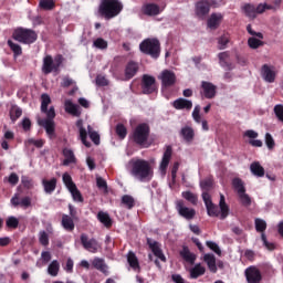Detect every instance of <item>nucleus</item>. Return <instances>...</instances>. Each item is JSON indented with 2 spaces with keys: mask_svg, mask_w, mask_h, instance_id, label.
<instances>
[{
  "mask_svg": "<svg viewBox=\"0 0 283 283\" xmlns=\"http://www.w3.org/2000/svg\"><path fill=\"white\" fill-rule=\"evenodd\" d=\"M130 176L139 182H150L154 178V168L148 160L136 159L132 161Z\"/></svg>",
  "mask_w": 283,
  "mask_h": 283,
  "instance_id": "nucleus-1",
  "label": "nucleus"
},
{
  "mask_svg": "<svg viewBox=\"0 0 283 283\" xmlns=\"http://www.w3.org/2000/svg\"><path fill=\"white\" fill-rule=\"evenodd\" d=\"M123 12V2L120 0H101L98 14L106 21L116 19Z\"/></svg>",
  "mask_w": 283,
  "mask_h": 283,
  "instance_id": "nucleus-2",
  "label": "nucleus"
},
{
  "mask_svg": "<svg viewBox=\"0 0 283 283\" xmlns=\"http://www.w3.org/2000/svg\"><path fill=\"white\" fill-rule=\"evenodd\" d=\"M151 134V128L149 127V124L142 123L138 124L133 133L130 134V140L140 147L142 149H147L149 147V135Z\"/></svg>",
  "mask_w": 283,
  "mask_h": 283,
  "instance_id": "nucleus-3",
  "label": "nucleus"
},
{
  "mask_svg": "<svg viewBox=\"0 0 283 283\" xmlns=\"http://www.w3.org/2000/svg\"><path fill=\"white\" fill-rule=\"evenodd\" d=\"M139 50L143 54L151 59L160 57V40L156 38H147L139 44Z\"/></svg>",
  "mask_w": 283,
  "mask_h": 283,
  "instance_id": "nucleus-4",
  "label": "nucleus"
},
{
  "mask_svg": "<svg viewBox=\"0 0 283 283\" xmlns=\"http://www.w3.org/2000/svg\"><path fill=\"white\" fill-rule=\"evenodd\" d=\"M12 39L18 41V43H22L23 45H32V43H35V41L39 39V35L36 34V31L32 29L20 27L14 29Z\"/></svg>",
  "mask_w": 283,
  "mask_h": 283,
  "instance_id": "nucleus-5",
  "label": "nucleus"
},
{
  "mask_svg": "<svg viewBox=\"0 0 283 283\" xmlns=\"http://www.w3.org/2000/svg\"><path fill=\"white\" fill-rule=\"evenodd\" d=\"M63 65V55L59 54L54 59L52 55H46L43 59L42 72L43 74H52V72H59Z\"/></svg>",
  "mask_w": 283,
  "mask_h": 283,
  "instance_id": "nucleus-6",
  "label": "nucleus"
},
{
  "mask_svg": "<svg viewBox=\"0 0 283 283\" xmlns=\"http://www.w3.org/2000/svg\"><path fill=\"white\" fill-rule=\"evenodd\" d=\"M175 209L185 220H193V218H196V209L187 207L182 199L175 201Z\"/></svg>",
  "mask_w": 283,
  "mask_h": 283,
  "instance_id": "nucleus-7",
  "label": "nucleus"
},
{
  "mask_svg": "<svg viewBox=\"0 0 283 283\" xmlns=\"http://www.w3.org/2000/svg\"><path fill=\"white\" fill-rule=\"evenodd\" d=\"M142 93L149 95L158 92V86L156 85V77L149 75V74H144L142 77Z\"/></svg>",
  "mask_w": 283,
  "mask_h": 283,
  "instance_id": "nucleus-8",
  "label": "nucleus"
},
{
  "mask_svg": "<svg viewBox=\"0 0 283 283\" xmlns=\"http://www.w3.org/2000/svg\"><path fill=\"white\" fill-rule=\"evenodd\" d=\"M202 200L206 205L207 213L210 218H218L220 216V208L211 200L209 192H202Z\"/></svg>",
  "mask_w": 283,
  "mask_h": 283,
  "instance_id": "nucleus-9",
  "label": "nucleus"
},
{
  "mask_svg": "<svg viewBox=\"0 0 283 283\" xmlns=\"http://www.w3.org/2000/svg\"><path fill=\"white\" fill-rule=\"evenodd\" d=\"M158 78L161 81V87L164 90L174 87V85H176V73H174V71L164 70Z\"/></svg>",
  "mask_w": 283,
  "mask_h": 283,
  "instance_id": "nucleus-10",
  "label": "nucleus"
},
{
  "mask_svg": "<svg viewBox=\"0 0 283 283\" xmlns=\"http://www.w3.org/2000/svg\"><path fill=\"white\" fill-rule=\"evenodd\" d=\"M81 244L84 247L86 251L90 253H98V249H101V243L96 239H90L87 234H81Z\"/></svg>",
  "mask_w": 283,
  "mask_h": 283,
  "instance_id": "nucleus-11",
  "label": "nucleus"
},
{
  "mask_svg": "<svg viewBox=\"0 0 283 283\" xmlns=\"http://www.w3.org/2000/svg\"><path fill=\"white\" fill-rule=\"evenodd\" d=\"M200 94L203 96V98H216V94H218V86L211 82L202 81L200 86Z\"/></svg>",
  "mask_w": 283,
  "mask_h": 283,
  "instance_id": "nucleus-12",
  "label": "nucleus"
},
{
  "mask_svg": "<svg viewBox=\"0 0 283 283\" xmlns=\"http://www.w3.org/2000/svg\"><path fill=\"white\" fill-rule=\"evenodd\" d=\"M209 12H211V3L208 0H200L195 4V14L198 19H207Z\"/></svg>",
  "mask_w": 283,
  "mask_h": 283,
  "instance_id": "nucleus-13",
  "label": "nucleus"
},
{
  "mask_svg": "<svg viewBox=\"0 0 283 283\" xmlns=\"http://www.w3.org/2000/svg\"><path fill=\"white\" fill-rule=\"evenodd\" d=\"M245 280L248 283H261L262 272L253 265L245 269Z\"/></svg>",
  "mask_w": 283,
  "mask_h": 283,
  "instance_id": "nucleus-14",
  "label": "nucleus"
},
{
  "mask_svg": "<svg viewBox=\"0 0 283 283\" xmlns=\"http://www.w3.org/2000/svg\"><path fill=\"white\" fill-rule=\"evenodd\" d=\"M40 127H44L49 138L52 140L56 138V125L54 119H39Z\"/></svg>",
  "mask_w": 283,
  "mask_h": 283,
  "instance_id": "nucleus-15",
  "label": "nucleus"
},
{
  "mask_svg": "<svg viewBox=\"0 0 283 283\" xmlns=\"http://www.w3.org/2000/svg\"><path fill=\"white\" fill-rule=\"evenodd\" d=\"M147 244L154 255L158 258V260L161 262H167V256H165V253H163V249H160V243H158V241H154L153 239L148 238Z\"/></svg>",
  "mask_w": 283,
  "mask_h": 283,
  "instance_id": "nucleus-16",
  "label": "nucleus"
},
{
  "mask_svg": "<svg viewBox=\"0 0 283 283\" xmlns=\"http://www.w3.org/2000/svg\"><path fill=\"white\" fill-rule=\"evenodd\" d=\"M139 69H140V66L138 65L137 62L129 61L126 64V67H125V78H126V81H132V78L135 77L136 74H138Z\"/></svg>",
  "mask_w": 283,
  "mask_h": 283,
  "instance_id": "nucleus-17",
  "label": "nucleus"
},
{
  "mask_svg": "<svg viewBox=\"0 0 283 283\" xmlns=\"http://www.w3.org/2000/svg\"><path fill=\"white\" fill-rule=\"evenodd\" d=\"M179 135L181 136V138H184L185 143L191 145V143H193L196 138V130H193L191 126H184L180 129Z\"/></svg>",
  "mask_w": 283,
  "mask_h": 283,
  "instance_id": "nucleus-18",
  "label": "nucleus"
},
{
  "mask_svg": "<svg viewBox=\"0 0 283 283\" xmlns=\"http://www.w3.org/2000/svg\"><path fill=\"white\" fill-rule=\"evenodd\" d=\"M261 74L266 83H275L276 73L273 70V66H269V64H264L261 69Z\"/></svg>",
  "mask_w": 283,
  "mask_h": 283,
  "instance_id": "nucleus-19",
  "label": "nucleus"
},
{
  "mask_svg": "<svg viewBox=\"0 0 283 283\" xmlns=\"http://www.w3.org/2000/svg\"><path fill=\"white\" fill-rule=\"evenodd\" d=\"M142 12L146 17H158L160 14V7L156 3H146L142 7Z\"/></svg>",
  "mask_w": 283,
  "mask_h": 283,
  "instance_id": "nucleus-20",
  "label": "nucleus"
},
{
  "mask_svg": "<svg viewBox=\"0 0 283 283\" xmlns=\"http://www.w3.org/2000/svg\"><path fill=\"white\" fill-rule=\"evenodd\" d=\"M59 182V179L56 177H53L51 179H42V187L44 189V192L51 196V193H54L56 191V185Z\"/></svg>",
  "mask_w": 283,
  "mask_h": 283,
  "instance_id": "nucleus-21",
  "label": "nucleus"
},
{
  "mask_svg": "<svg viewBox=\"0 0 283 283\" xmlns=\"http://www.w3.org/2000/svg\"><path fill=\"white\" fill-rule=\"evenodd\" d=\"M223 15L222 13H212L207 21V25L210 30H218L220 23H222Z\"/></svg>",
  "mask_w": 283,
  "mask_h": 283,
  "instance_id": "nucleus-22",
  "label": "nucleus"
},
{
  "mask_svg": "<svg viewBox=\"0 0 283 283\" xmlns=\"http://www.w3.org/2000/svg\"><path fill=\"white\" fill-rule=\"evenodd\" d=\"M172 154H174V149L171 148V146H167L160 163L161 171H167V167H169V163L171 161Z\"/></svg>",
  "mask_w": 283,
  "mask_h": 283,
  "instance_id": "nucleus-23",
  "label": "nucleus"
},
{
  "mask_svg": "<svg viewBox=\"0 0 283 283\" xmlns=\"http://www.w3.org/2000/svg\"><path fill=\"white\" fill-rule=\"evenodd\" d=\"M62 154L64 156L63 165L67 167L70 165H75L76 156L74 155V150L70 148H63Z\"/></svg>",
  "mask_w": 283,
  "mask_h": 283,
  "instance_id": "nucleus-24",
  "label": "nucleus"
},
{
  "mask_svg": "<svg viewBox=\"0 0 283 283\" xmlns=\"http://www.w3.org/2000/svg\"><path fill=\"white\" fill-rule=\"evenodd\" d=\"M229 51H224L218 54L219 63L221 67H224V70L231 71L233 70V63L229 62Z\"/></svg>",
  "mask_w": 283,
  "mask_h": 283,
  "instance_id": "nucleus-25",
  "label": "nucleus"
},
{
  "mask_svg": "<svg viewBox=\"0 0 283 283\" xmlns=\"http://www.w3.org/2000/svg\"><path fill=\"white\" fill-rule=\"evenodd\" d=\"M172 107H175V109H191V107H193V103L187 98H177L176 101H174L172 103Z\"/></svg>",
  "mask_w": 283,
  "mask_h": 283,
  "instance_id": "nucleus-26",
  "label": "nucleus"
},
{
  "mask_svg": "<svg viewBox=\"0 0 283 283\" xmlns=\"http://www.w3.org/2000/svg\"><path fill=\"white\" fill-rule=\"evenodd\" d=\"M203 262H206L210 273H218V265L216 264V255L211 253L205 254Z\"/></svg>",
  "mask_w": 283,
  "mask_h": 283,
  "instance_id": "nucleus-27",
  "label": "nucleus"
},
{
  "mask_svg": "<svg viewBox=\"0 0 283 283\" xmlns=\"http://www.w3.org/2000/svg\"><path fill=\"white\" fill-rule=\"evenodd\" d=\"M74 218L70 217V214H62V221L61 224L63 227V229L65 231H69L70 233H72V231H74L75 229V224H74Z\"/></svg>",
  "mask_w": 283,
  "mask_h": 283,
  "instance_id": "nucleus-28",
  "label": "nucleus"
},
{
  "mask_svg": "<svg viewBox=\"0 0 283 283\" xmlns=\"http://www.w3.org/2000/svg\"><path fill=\"white\" fill-rule=\"evenodd\" d=\"M179 254L180 258L185 260V262H189V264H196V254L191 253L189 247L184 245Z\"/></svg>",
  "mask_w": 283,
  "mask_h": 283,
  "instance_id": "nucleus-29",
  "label": "nucleus"
},
{
  "mask_svg": "<svg viewBox=\"0 0 283 283\" xmlns=\"http://www.w3.org/2000/svg\"><path fill=\"white\" fill-rule=\"evenodd\" d=\"M250 171L256 178H264L265 170H264V167L260 165V161H253L250 165Z\"/></svg>",
  "mask_w": 283,
  "mask_h": 283,
  "instance_id": "nucleus-30",
  "label": "nucleus"
},
{
  "mask_svg": "<svg viewBox=\"0 0 283 283\" xmlns=\"http://www.w3.org/2000/svg\"><path fill=\"white\" fill-rule=\"evenodd\" d=\"M65 112L71 114V116H81V111L78 109V105L72 103V101H65L64 103Z\"/></svg>",
  "mask_w": 283,
  "mask_h": 283,
  "instance_id": "nucleus-31",
  "label": "nucleus"
},
{
  "mask_svg": "<svg viewBox=\"0 0 283 283\" xmlns=\"http://www.w3.org/2000/svg\"><path fill=\"white\" fill-rule=\"evenodd\" d=\"M205 273H207V269L200 263H197L192 269H190V277L192 280H198V277L205 275Z\"/></svg>",
  "mask_w": 283,
  "mask_h": 283,
  "instance_id": "nucleus-32",
  "label": "nucleus"
},
{
  "mask_svg": "<svg viewBox=\"0 0 283 283\" xmlns=\"http://www.w3.org/2000/svg\"><path fill=\"white\" fill-rule=\"evenodd\" d=\"M9 116L12 123H14L20 116H23V109L19 105L13 104L9 108Z\"/></svg>",
  "mask_w": 283,
  "mask_h": 283,
  "instance_id": "nucleus-33",
  "label": "nucleus"
},
{
  "mask_svg": "<svg viewBox=\"0 0 283 283\" xmlns=\"http://www.w3.org/2000/svg\"><path fill=\"white\" fill-rule=\"evenodd\" d=\"M97 220L104 224V227H106V229H112V218L109 217V213L104 212V211H99L97 213Z\"/></svg>",
  "mask_w": 283,
  "mask_h": 283,
  "instance_id": "nucleus-34",
  "label": "nucleus"
},
{
  "mask_svg": "<svg viewBox=\"0 0 283 283\" xmlns=\"http://www.w3.org/2000/svg\"><path fill=\"white\" fill-rule=\"evenodd\" d=\"M127 262L134 271H138L140 269V262H138V256L133 251H129L127 254Z\"/></svg>",
  "mask_w": 283,
  "mask_h": 283,
  "instance_id": "nucleus-35",
  "label": "nucleus"
},
{
  "mask_svg": "<svg viewBox=\"0 0 283 283\" xmlns=\"http://www.w3.org/2000/svg\"><path fill=\"white\" fill-rule=\"evenodd\" d=\"M219 208L221 211L220 220H226L229 216V206L224 199V195H220Z\"/></svg>",
  "mask_w": 283,
  "mask_h": 283,
  "instance_id": "nucleus-36",
  "label": "nucleus"
},
{
  "mask_svg": "<svg viewBox=\"0 0 283 283\" xmlns=\"http://www.w3.org/2000/svg\"><path fill=\"white\" fill-rule=\"evenodd\" d=\"M181 197L184 200H187V202H190L193 207L198 206V195L187 190L181 192Z\"/></svg>",
  "mask_w": 283,
  "mask_h": 283,
  "instance_id": "nucleus-37",
  "label": "nucleus"
},
{
  "mask_svg": "<svg viewBox=\"0 0 283 283\" xmlns=\"http://www.w3.org/2000/svg\"><path fill=\"white\" fill-rule=\"evenodd\" d=\"M93 266L94 269H96L97 271H101V273H104V275L108 274L107 271V264H105V261L101 258H95L93 260Z\"/></svg>",
  "mask_w": 283,
  "mask_h": 283,
  "instance_id": "nucleus-38",
  "label": "nucleus"
},
{
  "mask_svg": "<svg viewBox=\"0 0 283 283\" xmlns=\"http://www.w3.org/2000/svg\"><path fill=\"white\" fill-rule=\"evenodd\" d=\"M3 138L4 139L1 143V148L8 150V149H10V143H12V140H14V132L7 130L4 133Z\"/></svg>",
  "mask_w": 283,
  "mask_h": 283,
  "instance_id": "nucleus-39",
  "label": "nucleus"
},
{
  "mask_svg": "<svg viewBox=\"0 0 283 283\" xmlns=\"http://www.w3.org/2000/svg\"><path fill=\"white\" fill-rule=\"evenodd\" d=\"M59 271H61V264L56 261L53 260L48 268V273L49 275H51L52 277H56V275H59Z\"/></svg>",
  "mask_w": 283,
  "mask_h": 283,
  "instance_id": "nucleus-40",
  "label": "nucleus"
},
{
  "mask_svg": "<svg viewBox=\"0 0 283 283\" xmlns=\"http://www.w3.org/2000/svg\"><path fill=\"white\" fill-rule=\"evenodd\" d=\"M122 205H124L126 209L132 210L133 208L136 207V200L130 195H124L122 197Z\"/></svg>",
  "mask_w": 283,
  "mask_h": 283,
  "instance_id": "nucleus-41",
  "label": "nucleus"
},
{
  "mask_svg": "<svg viewBox=\"0 0 283 283\" xmlns=\"http://www.w3.org/2000/svg\"><path fill=\"white\" fill-rule=\"evenodd\" d=\"M8 45L10 50L13 52L14 59L23 54V49H21V45H19L18 43H14L12 40H8Z\"/></svg>",
  "mask_w": 283,
  "mask_h": 283,
  "instance_id": "nucleus-42",
  "label": "nucleus"
},
{
  "mask_svg": "<svg viewBox=\"0 0 283 283\" xmlns=\"http://www.w3.org/2000/svg\"><path fill=\"white\" fill-rule=\"evenodd\" d=\"M232 186L234 187V189L237 190L239 196H240V193L247 192V188L244 187V181H242V179H240V178H234L232 180Z\"/></svg>",
  "mask_w": 283,
  "mask_h": 283,
  "instance_id": "nucleus-43",
  "label": "nucleus"
},
{
  "mask_svg": "<svg viewBox=\"0 0 283 283\" xmlns=\"http://www.w3.org/2000/svg\"><path fill=\"white\" fill-rule=\"evenodd\" d=\"M87 132L92 143L94 145H101V135L91 125L87 126Z\"/></svg>",
  "mask_w": 283,
  "mask_h": 283,
  "instance_id": "nucleus-44",
  "label": "nucleus"
},
{
  "mask_svg": "<svg viewBox=\"0 0 283 283\" xmlns=\"http://www.w3.org/2000/svg\"><path fill=\"white\" fill-rule=\"evenodd\" d=\"M69 191H70L74 202H84L85 201V199L83 198V193H81V190H78V188L76 186L71 188Z\"/></svg>",
  "mask_w": 283,
  "mask_h": 283,
  "instance_id": "nucleus-45",
  "label": "nucleus"
},
{
  "mask_svg": "<svg viewBox=\"0 0 283 283\" xmlns=\"http://www.w3.org/2000/svg\"><path fill=\"white\" fill-rule=\"evenodd\" d=\"M115 133L120 140H125V138H127V127L124 124H117L115 127Z\"/></svg>",
  "mask_w": 283,
  "mask_h": 283,
  "instance_id": "nucleus-46",
  "label": "nucleus"
},
{
  "mask_svg": "<svg viewBox=\"0 0 283 283\" xmlns=\"http://www.w3.org/2000/svg\"><path fill=\"white\" fill-rule=\"evenodd\" d=\"M39 7L41 10H54V8H56V3L54 0H40Z\"/></svg>",
  "mask_w": 283,
  "mask_h": 283,
  "instance_id": "nucleus-47",
  "label": "nucleus"
},
{
  "mask_svg": "<svg viewBox=\"0 0 283 283\" xmlns=\"http://www.w3.org/2000/svg\"><path fill=\"white\" fill-rule=\"evenodd\" d=\"M200 187L203 190V193H208L213 188V179L207 178L200 181Z\"/></svg>",
  "mask_w": 283,
  "mask_h": 283,
  "instance_id": "nucleus-48",
  "label": "nucleus"
},
{
  "mask_svg": "<svg viewBox=\"0 0 283 283\" xmlns=\"http://www.w3.org/2000/svg\"><path fill=\"white\" fill-rule=\"evenodd\" d=\"M62 180H63L66 189H69V190L76 187V184H74V181L72 180V176H70V174H67V172L63 174Z\"/></svg>",
  "mask_w": 283,
  "mask_h": 283,
  "instance_id": "nucleus-49",
  "label": "nucleus"
},
{
  "mask_svg": "<svg viewBox=\"0 0 283 283\" xmlns=\"http://www.w3.org/2000/svg\"><path fill=\"white\" fill-rule=\"evenodd\" d=\"M21 185L24 189H34V180L28 176L21 177Z\"/></svg>",
  "mask_w": 283,
  "mask_h": 283,
  "instance_id": "nucleus-50",
  "label": "nucleus"
},
{
  "mask_svg": "<svg viewBox=\"0 0 283 283\" xmlns=\"http://www.w3.org/2000/svg\"><path fill=\"white\" fill-rule=\"evenodd\" d=\"M243 10H244L247 17H249L250 19H255V17L258 14L256 11H255V6H253V4H245L243 7Z\"/></svg>",
  "mask_w": 283,
  "mask_h": 283,
  "instance_id": "nucleus-51",
  "label": "nucleus"
},
{
  "mask_svg": "<svg viewBox=\"0 0 283 283\" xmlns=\"http://www.w3.org/2000/svg\"><path fill=\"white\" fill-rule=\"evenodd\" d=\"M254 224L258 233H264L266 231V221L263 219H255Z\"/></svg>",
  "mask_w": 283,
  "mask_h": 283,
  "instance_id": "nucleus-52",
  "label": "nucleus"
},
{
  "mask_svg": "<svg viewBox=\"0 0 283 283\" xmlns=\"http://www.w3.org/2000/svg\"><path fill=\"white\" fill-rule=\"evenodd\" d=\"M96 185L98 189H102L104 193H109L107 188V181L103 177H96Z\"/></svg>",
  "mask_w": 283,
  "mask_h": 283,
  "instance_id": "nucleus-53",
  "label": "nucleus"
},
{
  "mask_svg": "<svg viewBox=\"0 0 283 283\" xmlns=\"http://www.w3.org/2000/svg\"><path fill=\"white\" fill-rule=\"evenodd\" d=\"M78 132H80V138H81V142L83 143V145L85 147H92V144L90 142H87L88 130L85 128H81Z\"/></svg>",
  "mask_w": 283,
  "mask_h": 283,
  "instance_id": "nucleus-54",
  "label": "nucleus"
},
{
  "mask_svg": "<svg viewBox=\"0 0 283 283\" xmlns=\"http://www.w3.org/2000/svg\"><path fill=\"white\" fill-rule=\"evenodd\" d=\"M42 103H41V112H48V105L52 103V99L50 98V95L42 94L41 96Z\"/></svg>",
  "mask_w": 283,
  "mask_h": 283,
  "instance_id": "nucleus-55",
  "label": "nucleus"
},
{
  "mask_svg": "<svg viewBox=\"0 0 283 283\" xmlns=\"http://www.w3.org/2000/svg\"><path fill=\"white\" fill-rule=\"evenodd\" d=\"M265 145L270 151L275 149V139H273V135H271V133L265 134Z\"/></svg>",
  "mask_w": 283,
  "mask_h": 283,
  "instance_id": "nucleus-56",
  "label": "nucleus"
},
{
  "mask_svg": "<svg viewBox=\"0 0 283 283\" xmlns=\"http://www.w3.org/2000/svg\"><path fill=\"white\" fill-rule=\"evenodd\" d=\"M8 229H18L19 228V219L17 217H9L6 221Z\"/></svg>",
  "mask_w": 283,
  "mask_h": 283,
  "instance_id": "nucleus-57",
  "label": "nucleus"
},
{
  "mask_svg": "<svg viewBox=\"0 0 283 283\" xmlns=\"http://www.w3.org/2000/svg\"><path fill=\"white\" fill-rule=\"evenodd\" d=\"M206 247H209L210 250L213 251V253L217 255H222V250H220V245H218V243L213 241H207Z\"/></svg>",
  "mask_w": 283,
  "mask_h": 283,
  "instance_id": "nucleus-58",
  "label": "nucleus"
},
{
  "mask_svg": "<svg viewBox=\"0 0 283 283\" xmlns=\"http://www.w3.org/2000/svg\"><path fill=\"white\" fill-rule=\"evenodd\" d=\"M239 198L242 207H249L251 205V197L247 192H241Z\"/></svg>",
  "mask_w": 283,
  "mask_h": 283,
  "instance_id": "nucleus-59",
  "label": "nucleus"
},
{
  "mask_svg": "<svg viewBox=\"0 0 283 283\" xmlns=\"http://www.w3.org/2000/svg\"><path fill=\"white\" fill-rule=\"evenodd\" d=\"M192 118L195 123H198L200 125L202 123V117L200 116V105H196L192 112Z\"/></svg>",
  "mask_w": 283,
  "mask_h": 283,
  "instance_id": "nucleus-60",
  "label": "nucleus"
},
{
  "mask_svg": "<svg viewBox=\"0 0 283 283\" xmlns=\"http://www.w3.org/2000/svg\"><path fill=\"white\" fill-rule=\"evenodd\" d=\"M248 45L249 48H251L252 50H258V48H260V45H262V41H260L256 38H249L248 40Z\"/></svg>",
  "mask_w": 283,
  "mask_h": 283,
  "instance_id": "nucleus-61",
  "label": "nucleus"
},
{
  "mask_svg": "<svg viewBox=\"0 0 283 283\" xmlns=\"http://www.w3.org/2000/svg\"><path fill=\"white\" fill-rule=\"evenodd\" d=\"M93 45L98 50H107V41H105L103 38L96 39Z\"/></svg>",
  "mask_w": 283,
  "mask_h": 283,
  "instance_id": "nucleus-62",
  "label": "nucleus"
},
{
  "mask_svg": "<svg viewBox=\"0 0 283 283\" xmlns=\"http://www.w3.org/2000/svg\"><path fill=\"white\" fill-rule=\"evenodd\" d=\"M274 114L276 116V118L283 123V105L282 104H277L274 106Z\"/></svg>",
  "mask_w": 283,
  "mask_h": 283,
  "instance_id": "nucleus-63",
  "label": "nucleus"
},
{
  "mask_svg": "<svg viewBox=\"0 0 283 283\" xmlns=\"http://www.w3.org/2000/svg\"><path fill=\"white\" fill-rule=\"evenodd\" d=\"M218 44H219V50H226L227 45L229 44V36L227 35H221L218 39Z\"/></svg>",
  "mask_w": 283,
  "mask_h": 283,
  "instance_id": "nucleus-64",
  "label": "nucleus"
}]
</instances>
